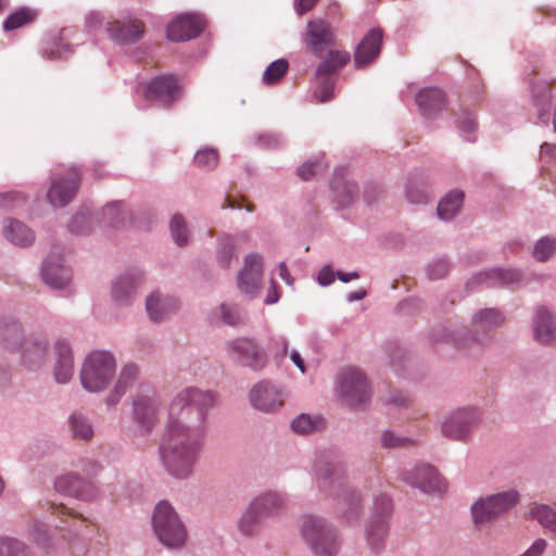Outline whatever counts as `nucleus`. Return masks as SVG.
<instances>
[{
    "mask_svg": "<svg viewBox=\"0 0 556 556\" xmlns=\"http://www.w3.org/2000/svg\"><path fill=\"white\" fill-rule=\"evenodd\" d=\"M213 405V393L197 387L184 388L170 400L157 453L173 478L187 480L192 476L204 447Z\"/></svg>",
    "mask_w": 556,
    "mask_h": 556,
    "instance_id": "obj_1",
    "label": "nucleus"
},
{
    "mask_svg": "<svg viewBox=\"0 0 556 556\" xmlns=\"http://www.w3.org/2000/svg\"><path fill=\"white\" fill-rule=\"evenodd\" d=\"M115 355L105 350L91 351L85 357L79 371V380L84 390L89 393H101L112 384L116 376Z\"/></svg>",
    "mask_w": 556,
    "mask_h": 556,
    "instance_id": "obj_2",
    "label": "nucleus"
},
{
    "mask_svg": "<svg viewBox=\"0 0 556 556\" xmlns=\"http://www.w3.org/2000/svg\"><path fill=\"white\" fill-rule=\"evenodd\" d=\"M130 406L134 433L138 437L149 435L159 422L162 406L157 390L150 383H140L130 396Z\"/></svg>",
    "mask_w": 556,
    "mask_h": 556,
    "instance_id": "obj_3",
    "label": "nucleus"
},
{
    "mask_svg": "<svg viewBox=\"0 0 556 556\" xmlns=\"http://www.w3.org/2000/svg\"><path fill=\"white\" fill-rule=\"evenodd\" d=\"M301 534L315 556H338L341 540L337 528L319 516L303 518Z\"/></svg>",
    "mask_w": 556,
    "mask_h": 556,
    "instance_id": "obj_4",
    "label": "nucleus"
},
{
    "mask_svg": "<svg viewBox=\"0 0 556 556\" xmlns=\"http://www.w3.org/2000/svg\"><path fill=\"white\" fill-rule=\"evenodd\" d=\"M152 529L156 539L169 549L185 546L188 532L177 511L167 501L156 504L152 514Z\"/></svg>",
    "mask_w": 556,
    "mask_h": 556,
    "instance_id": "obj_5",
    "label": "nucleus"
},
{
    "mask_svg": "<svg viewBox=\"0 0 556 556\" xmlns=\"http://www.w3.org/2000/svg\"><path fill=\"white\" fill-rule=\"evenodd\" d=\"M519 494L509 489L486 497H480L470 506L473 528L478 531L488 529L496 518L517 503Z\"/></svg>",
    "mask_w": 556,
    "mask_h": 556,
    "instance_id": "obj_6",
    "label": "nucleus"
},
{
    "mask_svg": "<svg viewBox=\"0 0 556 556\" xmlns=\"http://www.w3.org/2000/svg\"><path fill=\"white\" fill-rule=\"evenodd\" d=\"M338 390L341 400L354 409H365L371 399L370 383L365 374L354 367L338 375Z\"/></svg>",
    "mask_w": 556,
    "mask_h": 556,
    "instance_id": "obj_7",
    "label": "nucleus"
},
{
    "mask_svg": "<svg viewBox=\"0 0 556 556\" xmlns=\"http://www.w3.org/2000/svg\"><path fill=\"white\" fill-rule=\"evenodd\" d=\"M482 421V410L477 406L458 407L446 414L441 421L444 437L466 441Z\"/></svg>",
    "mask_w": 556,
    "mask_h": 556,
    "instance_id": "obj_8",
    "label": "nucleus"
},
{
    "mask_svg": "<svg viewBox=\"0 0 556 556\" xmlns=\"http://www.w3.org/2000/svg\"><path fill=\"white\" fill-rule=\"evenodd\" d=\"M225 349L235 363L253 371H261L267 365V353L253 338H235L226 342Z\"/></svg>",
    "mask_w": 556,
    "mask_h": 556,
    "instance_id": "obj_9",
    "label": "nucleus"
},
{
    "mask_svg": "<svg viewBox=\"0 0 556 556\" xmlns=\"http://www.w3.org/2000/svg\"><path fill=\"white\" fill-rule=\"evenodd\" d=\"M314 475L320 484L342 486L349 479L348 463L341 454L323 452L315 460Z\"/></svg>",
    "mask_w": 556,
    "mask_h": 556,
    "instance_id": "obj_10",
    "label": "nucleus"
},
{
    "mask_svg": "<svg viewBox=\"0 0 556 556\" xmlns=\"http://www.w3.org/2000/svg\"><path fill=\"white\" fill-rule=\"evenodd\" d=\"M287 397L285 388L270 380H261L255 383L249 392L251 406L265 414L279 412Z\"/></svg>",
    "mask_w": 556,
    "mask_h": 556,
    "instance_id": "obj_11",
    "label": "nucleus"
},
{
    "mask_svg": "<svg viewBox=\"0 0 556 556\" xmlns=\"http://www.w3.org/2000/svg\"><path fill=\"white\" fill-rule=\"evenodd\" d=\"M144 278V271L138 267L129 268L117 276L111 287V299L115 305L119 307L130 306Z\"/></svg>",
    "mask_w": 556,
    "mask_h": 556,
    "instance_id": "obj_12",
    "label": "nucleus"
},
{
    "mask_svg": "<svg viewBox=\"0 0 556 556\" xmlns=\"http://www.w3.org/2000/svg\"><path fill=\"white\" fill-rule=\"evenodd\" d=\"M22 364L30 369L38 370L46 363L50 354V343L47 334L34 332L25 337L17 349Z\"/></svg>",
    "mask_w": 556,
    "mask_h": 556,
    "instance_id": "obj_13",
    "label": "nucleus"
},
{
    "mask_svg": "<svg viewBox=\"0 0 556 556\" xmlns=\"http://www.w3.org/2000/svg\"><path fill=\"white\" fill-rule=\"evenodd\" d=\"M80 175L77 169H72L67 176L54 175L51 178L47 199L53 207H65L78 191Z\"/></svg>",
    "mask_w": 556,
    "mask_h": 556,
    "instance_id": "obj_14",
    "label": "nucleus"
},
{
    "mask_svg": "<svg viewBox=\"0 0 556 556\" xmlns=\"http://www.w3.org/2000/svg\"><path fill=\"white\" fill-rule=\"evenodd\" d=\"M148 101L160 106H169L179 97L180 88L177 78L173 75H160L141 85Z\"/></svg>",
    "mask_w": 556,
    "mask_h": 556,
    "instance_id": "obj_15",
    "label": "nucleus"
},
{
    "mask_svg": "<svg viewBox=\"0 0 556 556\" xmlns=\"http://www.w3.org/2000/svg\"><path fill=\"white\" fill-rule=\"evenodd\" d=\"M302 39L305 46L319 56L326 48L334 45V29L328 21L320 17L313 18L307 22Z\"/></svg>",
    "mask_w": 556,
    "mask_h": 556,
    "instance_id": "obj_16",
    "label": "nucleus"
},
{
    "mask_svg": "<svg viewBox=\"0 0 556 556\" xmlns=\"http://www.w3.org/2000/svg\"><path fill=\"white\" fill-rule=\"evenodd\" d=\"M522 274L519 269L495 267L475 274L467 282L468 288L485 286L488 288L509 287L520 282Z\"/></svg>",
    "mask_w": 556,
    "mask_h": 556,
    "instance_id": "obj_17",
    "label": "nucleus"
},
{
    "mask_svg": "<svg viewBox=\"0 0 556 556\" xmlns=\"http://www.w3.org/2000/svg\"><path fill=\"white\" fill-rule=\"evenodd\" d=\"M330 496L333 500V508L340 518L348 522L357 520L362 507L363 497L358 489H332Z\"/></svg>",
    "mask_w": 556,
    "mask_h": 556,
    "instance_id": "obj_18",
    "label": "nucleus"
},
{
    "mask_svg": "<svg viewBox=\"0 0 556 556\" xmlns=\"http://www.w3.org/2000/svg\"><path fill=\"white\" fill-rule=\"evenodd\" d=\"M263 261L260 254L251 253L244 258V265L238 275V287L248 298H254L260 291Z\"/></svg>",
    "mask_w": 556,
    "mask_h": 556,
    "instance_id": "obj_19",
    "label": "nucleus"
},
{
    "mask_svg": "<svg viewBox=\"0 0 556 556\" xmlns=\"http://www.w3.org/2000/svg\"><path fill=\"white\" fill-rule=\"evenodd\" d=\"M41 277L53 289H64L72 278V271L60 253H50L42 262Z\"/></svg>",
    "mask_w": 556,
    "mask_h": 556,
    "instance_id": "obj_20",
    "label": "nucleus"
},
{
    "mask_svg": "<svg viewBox=\"0 0 556 556\" xmlns=\"http://www.w3.org/2000/svg\"><path fill=\"white\" fill-rule=\"evenodd\" d=\"M204 27V20L195 13L181 14L175 18L166 30L170 41H186L198 37Z\"/></svg>",
    "mask_w": 556,
    "mask_h": 556,
    "instance_id": "obj_21",
    "label": "nucleus"
},
{
    "mask_svg": "<svg viewBox=\"0 0 556 556\" xmlns=\"http://www.w3.org/2000/svg\"><path fill=\"white\" fill-rule=\"evenodd\" d=\"M140 368L137 364L128 362L121 367L117 378L105 396L104 403L111 408L115 407L128 390L138 381Z\"/></svg>",
    "mask_w": 556,
    "mask_h": 556,
    "instance_id": "obj_22",
    "label": "nucleus"
},
{
    "mask_svg": "<svg viewBox=\"0 0 556 556\" xmlns=\"http://www.w3.org/2000/svg\"><path fill=\"white\" fill-rule=\"evenodd\" d=\"M383 31L381 28L369 29L354 52V65L363 68L378 58L382 47Z\"/></svg>",
    "mask_w": 556,
    "mask_h": 556,
    "instance_id": "obj_23",
    "label": "nucleus"
},
{
    "mask_svg": "<svg viewBox=\"0 0 556 556\" xmlns=\"http://www.w3.org/2000/svg\"><path fill=\"white\" fill-rule=\"evenodd\" d=\"M74 375V356L70 342L59 338L54 342L53 377L60 384H66Z\"/></svg>",
    "mask_w": 556,
    "mask_h": 556,
    "instance_id": "obj_24",
    "label": "nucleus"
},
{
    "mask_svg": "<svg viewBox=\"0 0 556 556\" xmlns=\"http://www.w3.org/2000/svg\"><path fill=\"white\" fill-rule=\"evenodd\" d=\"M179 308V301L170 294L154 291L146 299V311L153 323H162L175 314Z\"/></svg>",
    "mask_w": 556,
    "mask_h": 556,
    "instance_id": "obj_25",
    "label": "nucleus"
},
{
    "mask_svg": "<svg viewBox=\"0 0 556 556\" xmlns=\"http://www.w3.org/2000/svg\"><path fill=\"white\" fill-rule=\"evenodd\" d=\"M415 102L421 115L428 119L435 118L446 109L445 93L435 87H426L417 91Z\"/></svg>",
    "mask_w": 556,
    "mask_h": 556,
    "instance_id": "obj_26",
    "label": "nucleus"
},
{
    "mask_svg": "<svg viewBox=\"0 0 556 556\" xmlns=\"http://www.w3.org/2000/svg\"><path fill=\"white\" fill-rule=\"evenodd\" d=\"M401 481L410 486H442L444 478L438 469L430 464H419L401 473Z\"/></svg>",
    "mask_w": 556,
    "mask_h": 556,
    "instance_id": "obj_27",
    "label": "nucleus"
},
{
    "mask_svg": "<svg viewBox=\"0 0 556 556\" xmlns=\"http://www.w3.org/2000/svg\"><path fill=\"white\" fill-rule=\"evenodd\" d=\"M251 505L267 520L281 515L287 507V496L277 490H267L258 494Z\"/></svg>",
    "mask_w": 556,
    "mask_h": 556,
    "instance_id": "obj_28",
    "label": "nucleus"
},
{
    "mask_svg": "<svg viewBox=\"0 0 556 556\" xmlns=\"http://www.w3.org/2000/svg\"><path fill=\"white\" fill-rule=\"evenodd\" d=\"M430 340L433 343H450L458 346L481 342L480 336L466 327H439L430 333Z\"/></svg>",
    "mask_w": 556,
    "mask_h": 556,
    "instance_id": "obj_29",
    "label": "nucleus"
},
{
    "mask_svg": "<svg viewBox=\"0 0 556 556\" xmlns=\"http://www.w3.org/2000/svg\"><path fill=\"white\" fill-rule=\"evenodd\" d=\"M106 33L118 45L135 43L143 35V24L138 20L113 21L106 24Z\"/></svg>",
    "mask_w": 556,
    "mask_h": 556,
    "instance_id": "obj_30",
    "label": "nucleus"
},
{
    "mask_svg": "<svg viewBox=\"0 0 556 556\" xmlns=\"http://www.w3.org/2000/svg\"><path fill=\"white\" fill-rule=\"evenodd\" d=\"M534 339L544 345H551L556 341V325L552 312L546 306L535 309L533 321Z\"/></svg>",
    "mask_w": 556,
    "mask_h": 556,
    "instance_id": "obj_31",
    "label": "nucleus"
},
{
    "mask_svg": "<svg viewBox=\"0 0 556 556\" xmlns=\"http://www.w3.org/2000/svg\"><path fill=\"white\" fill-rule=\"evenodd\" d=\"M25 336L21 324L12 316L0 314V344L9 351H17Z\"/></svg>",
    "mask_w": 556,
    "mask_h": 556,
    "instance_id": "obj_32",
    "label": "nucleus"
},
{
    "mask_svg": "<svg viewBox=\"0 0 556 556\" xmlns=\"http://www.w3.org/2000/svg\"><path fill=\"white\" fill-rule=\"evenodd\" d=\"M331 199L337 208L352 205L358 197V187L354 181L336 176L331 182Z\"/></svg>",
    "mask_w": 556,
    "mask_h": 556,
    "instance_id": "obj_33",
    "label": "nucleus"
},
{
    "mask_svg": "<svg viewBox=\"0 0 556 556\" xmlns=\"http://www.w3.org/2000/svg\"><path fill=\"white\" fill-rule=\"evenodd\" d=\"M2 235L11 244L21 248L30 245L35 240L34 231L23 222L14 218L4 220Z\"/></svg>",
    "mask_w": 556,
    "mask_h": 556,
    "instance_id": "obj_34",
    "label": "nucleus"
},
{
    "mask_svg": "<svg viewBox=\"0 0 556 556\" xmlns=\"http://www.w3.org/2000/svg\"><path fill=\"white\" fill-rule=\"evenodd\" d=\"M388 521L367 519L365 525V539L370 551L379 554L384 549L386 541L389 534Z\"/></svg>",
    "mask_w": 556,
    "mask_h": 556,
    "instance_id": "obj_35",
    "label": "nucleus"
},
{
    "mask_svg": "<svg viewBox=\"0 0 556 556\" xmlns=\"http://www.w3.org/2000/svg\"><path fill=\"white\" fill-rule=\"evenodd\" d=\"M532 101L536 108L538 118L543 123L549 122L552 102L551 87L546 81H536L531 87Z\"/></svg>",
    "mask_w": 556,
    "mask_h": 556,
    "instance_id": "obj_36",
    "label": "nucleus"
},
{
    "mask_svg": "<svg viewBox=\"0 0 556 556\" xmlns=\"http://www.w3.org/2000/svg\"><path fill=\"white\" fill-rule=\"evenodd\" d=\"M101 470L99 464L94 462L88 463V468L83 472L64 471L54 477V486H83L89 483V479Z\"/></svg>",
    "mask_w": 556,
    "mask_h": 556,
    "instance_id": "obj_37",
    "label": "nucleus"
},
{
    "mask_svg": "<svg viewBox=\"0 0 556 556\" xmlns=\"http://www.w3.org/2000/svg\"><path fill=\"white\" fill-rule=\"evenodd\" d=\"M504 324V315L497 308H482L471 317V325L477 331L486 333L500 328Z\"/></svg>",
    "mask_w": 556,
    "mask_h": 556,
    "instance_id": "obj_38",
    "label": "nucleus"
},
{
    "mask_svg": "<svg viewBox=\"0 0 556 556\" xmlns=\"http://www.w3.org/2000/svg\"><path fill=\"white\" fill-rule=\"evenodd\" d=\"M266 519L251 505H248L237 522L241 535L245 538L256 536L262 530Z\"/></svg>",
    "mask_w": 556,
    "mask_h": 556,
    "instance_id": "obj_39",
    "label": "nucleus"
},
{
    "mask_svg": "<svg viewBox=\"0 0 556 556\" xmlns=\"http://www.w3.org/2000/svg\"><path fill=\"white\" fill-rule=\"evenodd\" d=\"M464 202V192L462 190H451L438 203L437 215L440 219L448 222L453 219Z\"/></svg>",
    "mask_w": 556,
    "mask_h": 556,
    "instance_id": "obj_40",
    "label": "nucleus"
},
{
    "mask_svg": "<svg viewBox=\"0 0 556 556\" xmlns=\"http://www.w3.org/2000/svg\"><path fill=\"white\" fill-rule=\"evenodd\" d=\"M68 429L74 439L89 441L93 438L94 430L88 416L80 412H73L67 418Z\"/></svg>",
    "mask_w": 556,
    "mask_h": 556,
    "instance_id": "obj_41",
    "label": "nucleus"
},
{
    "mask_svg": "<svg viewBox=\"0 0 556 556\" xmlns=\"http://www.w3.org/2000/svg\"><path fill=\"white\" fill-rule=\"evenodd\" d=\"M97 224L93 208L89 205L81 206L68 224V230L74 235H87Z\"/></svg>",
    "mask_w": 556,
    "mask_h": 556,
    "instance_id": "obj_42",
    "label": "nucleus"
},
{
    "mask_svg": "<svg viewBox=\"0 0 556 556\" xmlns=\"http://www.w3.org/2000/svg\"><path fill=\"white\" fill-rule=\"evenodd\" d=\"M405 197L410 204H427L430 200V193L421 176L413 175L408 177L405 186Z\"/></svg>",
    "mask_w": 556,
    "mask_h": 556,
    "instance_id": "obj_43",
    "label": "nucleus"
},
{
    "mask_svg": "<svg viewBox=\"0 0 556 556\" xmlns=\"http://www.w3.org/2000/svg\"><path fill=\"white\" fill-rule=\"evenodd\" d=\"M392 513L393 501L388 493L379 491L372 496V504L368 519L390 522Z\"/></svg>",
    "mask_w": 556,
    "mask_h": 556,
    "instance_id": "obj_44",
    "label": "nucleus"
},
{
    "mask_svg": "<svg viewBox=\"0 0 556 556\" xmlns=\"http://www.w3.org/2000/svg\"><path fill=\"white\" fill-rule=\"evenodd\" d=\"M350 53L340 50H330L316 68V76L321 77L331 74L337 68L344 66L350 61Z\"/></svg>",
    "mask_w": 556,
    "mask_h": 556,
    "instance_id": "obj_45",
    "label": "nucleus"
},
{
    "mask_svg": "<svg viewBox=\"0 0 556 556\" xmlns=\"http://www.w3.org/2000/svg\"><path fill=\"white\" fill-rule=\"evenodd\" d=\"M529 515L556 538V510L545 504H536L530 509Z\"/></svg>",
    "mask_w": 556,
    "mask_h": 556,
    "instance_id": "obj_46",
    "label": "nucleus"
},
{
    "mask_svg": "<svg viewBox=\"0 0 556 556\" xmlns=\"http://www.w3.org/2000/svg\"><path fill=\"white\" fill-rule=\"evenodd\" d=\"M218 318L224 325L237 326L244 321L245 313L241 306L232 303H222L217 309Z\"/></svg>",
    "mask_w": 556,
    "mask_h": 556,
    "instance_id": "obj_47",
    "label": "nucleus"
},
{
    "mask_svg": "<svg viewBox=\"0 0 556 556\" xmlns=\"http://www.w3.org/2000/svg\"><path fill=\"white\" fill-rule=\"evenodd\" d=\"M324 426V420L319 416L300 414L291 421V429L298 434H308L319 430Z\"/></svg>",
    "mask_w": 556,
    "mask_h": 556,
    "instance_id": "obj_48",
    "label": "nucleus"
},
{
    "mask_svg": "<svg viewBox=\"0 0 556 556\" xmlns=\"http://www.w3.org/2000/svg\"><path fill=\"white\" fill-rule=\"evenodd\" d=\"M122 202H112L101 210H93L97 224L102 223L104 226L115 227L122 219Z\"/></svg>",
    "mask_w": 556,
    "mask_h": 556,
    "instance_id": "obj_49",
    "label": "nucleus"
},
{
    "mask_svg": "<svg viewBox=\"0 0 556 556\" xmlns=\"http://www.w3.org/2000/svg\"><path fill=\"white\" fill-rule=\"evenodd\" d=\"M556 253V237L544 236L535 241L532 256L541 263L549 261Z\"/></svg>",
    "mask_w": 556,
    "mask_h": 556,
    "instance_id": "obj_50",
    "label": "nucleus"
},
{
    "mask_svg": "<svg viewBox=\"0 0 556 556\" xmlns=\"http://www.w3.org/2000/svg\"><path fill=\"white\" fill-rule=\"evenodd\" d=\"M236 239L231 236H224L218 240V247L216 251L217 262L224 267H230L232 258L236 256Z\"/></svg>",
    "mask_w": 556,
    "mask_h": 556,
    "instance_id": "obj_51",
    "label": "nucleus"
},
{
    "mask_svg": "<svg viewBox=\"0 0 556 556\" xmlns=\"http://www.w3.org/2000/svg\"><path fill=\"white\" fill-rule=\"evenodd\" d=\"M169 230L174 242L184 247L188 243L189 240V230L187 226V222L180 214H175L169 223Z\"/></svg>",
    "mask_w": 556,
    "mask_h": 556,
    "instance_id": "obj_52",
    "label": "nucleus"
},
{
    "mask_svg": "<svg viewBox=\"0 0 556 556\" xmlns=\"http://www.w3.org/2000/svg\"><path fill=\"white\" fill-rule=\"evenodd\" d=\"M289 63L286 59H278L271 62L263 73L262 81L265 85L278 83L288 72Z\"/></svg>",
    "mask_w": 556,
    "mask_h": 556,
    "instance_id": "obj_53",
    "label": "nucleus"
},
{
    "mask_svg": "<svg viewBox=\"0 0 556 556\" xmlns=\"http://www.w3.org/2000/svg\"><path fill=\"white\" fill-rule=\"evenodd\" d=\"M36 16V12L28 8H22L13 12L3 23L5 30H13L30 23Z\"/></svg>",
    "mask_w": 556,
    "mask_h": 556,
    "instance_id": "obj_54",
    "label": "nucleus"
},
{
    "mask_svg": "<svg viewBox=\"0 0 556 556\" xmlns=\"http://www.w3.org/2000/svg\"><path fill=\"white\" fill-rule=\"evenodd\" d=\"M0 556H30L28 547L20 540L0 538Z\"/></svg>",
    "mask_w": 556,
    "mask_h": 556,
    "instance_id": "obj_55",
    "label": "nucleus"
},
{
    "mask_svg": "<svg viewBox=\"0 0 556 556\" xmlns=\"http://www.w3.org/2000/svg\"><path fill=\"white\" fill-rule=\"evenodd\" d=\"M269 351L277 367L283 363L289 348V341L285 336H273L269 339Z\"/></svg>",
    "mask_w": 556,
    "mask_h": 556,
    "instance_id": "obj_56",
    "label": "nucleus"
},
{
    "mask_svg": "<svg viewBox=\"0 0 556 556\" xmlns=\"http://www.w3.org/2000/svg\"><path fill=\"white\" fill-rule=\"evenodd\" d=\"M217 163L218 153L213 148H204L199 150L194 155V164L204 170L213 169Z\"/></svg>",
    "mask_w": 556,
    "mask_h": 556,
    "instance_id": "obj_57",
    "label": "nucleus"
},
{
    "mask_svg": "<svg viewBox=\"0 0 556 556\" xmlns=\"http://www.w3.org/2000/svg\"><path fill=\"white\" fill-rule=\"evenodd\" d=\"M321 80L315 90V97L319 102H327L333 98L336 78L329 75L319 77Z\"/></svg>",
    "mask_w": 556,
    "mask_h": 556,
    "instance_id": "obj_58",
    "label": "nucleus"
},
{
    "mask_svg": "<svg viewBox=\"0 0 556 556\" xmlns=\"http://www.w3.org/2000/svg\"><path fill=\"white\" fill-rule=\"evenodd\" d=\"M451 264L447 258L439 257L429 263L427 273L430 279L438 280L444 278L450 271Z\"/></svg>",
    "mask_w": 556,
    "mask_h": 556,
    "instance_id": "obj_59",
    "label": "nucleus"
},
{
    "mask_svg": "<svg viewBox=\"0 0 556 556\" xmlns=\"http://www.w3.org/2000/svg\"><path fill=\"white\" fill-rule=\"evenodd\" d=\"M381 442L382 445L387 448H396L412 444L413 440L407 437H402L395 434L392 431L387 430L381 434Z\"/></svg>",
    "mask_w": 556,
    "mask_h": 556,
    "instance_id": "obj_60",
    "label": "nucleus"
},
{
    "mask_svg": "<svg viewBox=\"0 0 556 556\" xmlns=\"http://www.w3.org/2000/svg\"><path fill=\"white\" fill-rule=\"evenodd\" d=\"M457 126L464 134H473L477 129L476 115L469 111H462L457 117Z\"/></svg>",
    "mask_w": 556,
    "mask_h": 556,
    "instance_id": "obj_61",
    "label": "nucleus"
},
{
    "mask_svg": "<svg viewBox=\"0 0 556 556\" xmlns=\"http://www.w3.org/2000/svg\"><path fill=\"white\" fill-rule=\"evenodd\" d=\"M556 161V144L544 142L540 147V163L542 169H548Z\"/></svg>",
    "mask_w": 556,
    "mask_h": 556,
    "instance_id": "obj_62",
    "label": "nucleus"
},
{
    "mask_svg": "<svg viewBox=\"0 0 556 556\" xmlns=\"http://www.w3.org/2000/svg\"><path fill=\"white\" fill-rule=\"evenodd\" d=\"M324 168L323 163L319 160L307 161L298 167V175L304 179L308 180L312 178L317 172Z\"/></svg>",
    "mask_w": 556,
    "mask_h": 556,
    "instance_id": "obj_63",
    "label": "nucleus"
},
{
    "mask_svg": "<svg viewBox=\"0 0 556 556\" xmlns=\"http://www.w3.org/2000/svg\"><path fill=\"white\" fill-rule=\"evenodd\" d=\"M70 53H72L71 47L63 42L62 38H59L53 42L50 52H46V56L50 60H58Z\"/></svg>",
    "mask_w": 556,
    "mask_h": 556,
    "instance_id": "obj_64",
    "label": "nucleus"
}]
</instances>
